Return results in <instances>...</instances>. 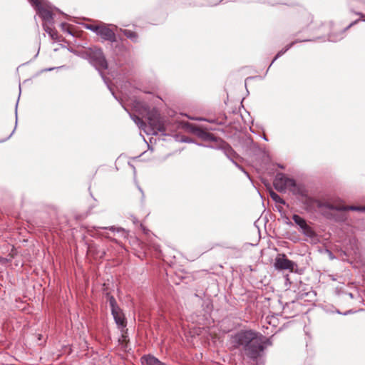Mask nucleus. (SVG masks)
Masks as SVG:
<instances>
[{
    "label": "nucleus",
    "mask_w": 365,
    "mask_h": 365,
    "mask_svg": "<svg viewBox=\"0 0 365 365\" xmlns=\"http://www.w3.org/2000/svg\"><path fill=\"white\" fill-rule=\"evenodd\" d=\"M229 343L231 349H239L253 360L260 357L267 347L272 345L270 339L252 329L241 330L231 335Z\"/></svg>",
    "instance_id": "f257e3e1"
},
{
    "label": "nucleus",
    "mask_w": 365,
    "mask_h": 365,
    "mask_svg": "<svg viewBox=\"0 0 365 365\" xmlns=\"http://www.w3.org/2000/svg\"><path fill=\"white\" fill-rule=\"evenodd\" d=\"M130 115L138 128L144 130L148 135H155L157 132L165 131L164 125L160 120V115L155 110L147 113V119L150 127V130H147L145 123L140 118L135 115L130 114Z\"/></svg>",
    "instance_id": "f03ea898"
},
{
    "label": "nucleus",
    "mask_w": 365,
    "mask_h": 365,
    "mask_svg": "<svg viewBox=\"0 0 365 365\" xmlns=\"http://www.w3.org/2000/svg\"><path fill=\"white\" fill-rule=\"evenodd\" d=\"M274 188L281 192L289 190L294 194L298 193V188L294 179L287 177L283 173H277L274 180Z\"/></svg>",
    "instance_id": "7ed1b4c3"
},
{
    "label": "nucleus",
    "mask_w": 365,
    "mask_h": 365,
    "mask_svg": "<svg viewBox=\"0 0 365 365\" xmlns=\"http://www.w3.org/2000/svg\"><path fill=\"white\" fill-rule=\"evenodd\" d=\"M85 54L98 71L107 69L108 63L101 49L97 47L89 48L85 51Z\"/></svg>",
    "instance_id": "20e7f679"
},
{
    "label": "nucleus",
    "mask_w": 365,
    "mask_h": 365,
    "mask_svg": "<svg viewBox=\"0 0 365 365\" xmlns=\"http://www.w3.org/2000/svg\"><path fill=\"white\" fill-rule=\"evenodd\" d=\"M35 6L37 14L42 19L48 23L53 20L52 7L46 0H29Z\"/></svg>",
    "instance_id": "39448f33"
},
{
    "label": "nucleus",
    "mask_w": 365,
    "mask_h": 365,
    "mask_svg": "<svg viewBox=\"0 0 365 365\" xmlns=\"http://www.w3.org/2000/svg\"><path fill=\"white\" fill-rule=\"evenodd\" d=\"M295 264L292 261L289 260L287 258L286 255H279L275 258L274 262V267L277 269L282 270V269H289L292 271L294 268Z\"/></svg>",
    "instance_id": "423d86ee"
},
{
    "label": "nucleus",
    "mask_w": 365,
    "mask_h": 365,
    "mask_svg": "<svg viewBox=\"0 0 365 365\" xmlns=\"http://www.w3.org/2000/svg\"><path fill=\"white\" fill-rule=\"evenodd\" d=\"M101 38L106 41H115V35L114 31L105 24H101L97 34Z\"/></svg>",
    "instance_id": "0eeeda50"
},
{
    "label": "nucleus",
    "mask_w": 365,
    "mask_h": 365,
    "mask_svg": "<svg viewBox=\"0 0 365 365\" xmlns=\"http://www.w3.org/2000/svg\"><path fill=\"white\" fill-rule=\"evenodd\" d=\"M329 210H352V211H365V206H344V205H333L329 203L320 205Z\"/></svg>",
    "instance_id": "6e6552de"
},
{
    "label": "nucleus",
    "mask_w": 365,
    "mask_h": 365,
    "mask_svg": "<svg viewBox=\"0 0 365 365\" xmlns=\"http://www.w3.org/2000/svg\"><path fill=\"white\" fill-rule=\"evenodd\" d=\"M111 314L115 319V323L119 327H125V317L120 308L112 310Z\"/></svg>",
    "instance_id": "1a4fd4ad"
},
{
    "label": "nucleus",
    "mask_w": 365,
    "mask_h": 365,
    "mask_svg": "<svg viewBox=\"0 0 365 365\" xmlns=\"http://www.w3.org/2000/svg\"><path fill=\"white\" fill-rule=\"evenodd\" d=\"M192 132L197 135L199 138L204 140L207 141H215V138L210 133L203 130L202 128H193Z\"/></svg>",
    "instance_id": "9d476101"
},
{
    "label": "nucleus",
    "mask_w": 365,
    "mask_h": 365,
    "mask_svg": "<svg viewBox=\"0 0 365 365\" xmlns=\"http://www.w3.org/2000/svg\"><path fill=\"white\" fill-rule=\"evenodd\" d=\"M143 365H165L163 362L160 361L157 358L148 355L144 356L141 358Z\"/></svg>",
    "instance_id": "9b49d317"
},
{
    "label": "nucleus",
    "mask_w": 365,
    "mask_h": 365,
    "mask_svg": "<svg viewBox=\"0 0 365 365\" xmlns=\"http://www.w3.org/2000/svg\"><path fill=\"white\" fill-rule=\"evenodd\" d=\"M301 230L305 236L311 239L314 238L316 237L314 231L307 224L304 227H302Z\"/></svg>",
    "instance_id": "f8f14e48"
},
{
    "label": "nucleus",
    "mask_w": 365,
    "mask_h": 365,
    "mask_svg": "<svg viewBox=\"0 0 365 365\" xmlns=\"http://www.w3.org/2000/svg\"><path fill=\"white\" fill-rule=\"evenodd\" d=\"M292 219L301 230L307 225L306 220L298 215H294Z\"/></svg>",
    "instance_id": "ddd939ff"
},
{
    "label": "nucleus",
    "mask_w": 365,
    "mask_h": 365,
    "mask_svg": "<svg viewBox=\"0 0 365 365\" xmlns=\"http://www.w3.org/2000/svg\"><path fill=\"white\" fill-rule=\"evenodd\" d=\"M123 34L133 41H136L138 39L137 34L133 31L125 29L123 31Z\"/></svg>",
    "instance_id": "4468645a"
},
{
    "label": "nucleus",
    "mask_w": 365,
    "mask_h": 365,
    "mask_svg": "<svg viewBox=\"0 0 365 365\" xmlns=\"http://www.w3.org/2000/svg\"><path fill=\"white\" fill-rule=\"evenodd\" d=\"M269 194H270L271 198L275 202L280 203L282 205H284L285 204L284 200L278 194H277L276 192L272 191V192H270Z\"/></svg>",
    "instance_id": "2eb2a0df"
},
{
    "label": "nucleus",
    "mask_w": 365,
    "mask_h": 365,
    "mask_svg": "<svg viewBox=\"0 0 365 365\" xmlns=\"http://www.w3.org/2000/svg\"><path fill=\"white\" fill-rule=\"evenodd\" d=\"M108 301L111 311L119 308L115 298L113 296H108Z\"/></svg>",
    "instance_id": "dca6fc26"
},
{
    "label": "nucleus",
    "mask_w": 365,
    "mask_h": 365,
    "mask_svg": "<svg viewBox=\"0 0 365 365\" xmlns=\"http://www.w3.org/2000/svg\"><path fill=\"white\" fill-rule=\"evenodd\" d=\"M85 28L96 33V34H98V31L99 30V28H100V25H96V24H86L85 26Z\"/></svg>",
    "instance_id": "f3484780"
},
{
    "label": "nucleus",
    "mask_w": 365,
    "mask_h": 365,
    "mask_svg": "<svg viewBox=\"0 0 365 365\" xmlns=\"http://www.w3.org/2000/svg\"><path fill=\"white\" fill-rule=\"evenodd\" d=\"M44 29L53 39L57 38L56 33L54 31H53L51 29H49L48 27H45Z\"/></svg>",
    "instance_id": "a211bd4d"
},
{
    "label": "nucleus",
    "mask_w": 365,
    "mask_h": 365,
    "mask_svg": "<svg viewBox=\"0 0 365 365\" xmlns=\"http://www.w3.org/2000/svg\"><path fill=\"white\" fill-rule=\"evenodd\" d=\"M294 44V43H292L290 45H289L284 50H282L278 52V53L277 54V56H275V58H274V60L272 61V63L277 58H279V56H281L282 55H283L287 50L289 49V48H291V46Z\"/></svg>",
    "instance_id": "6ab92c4d"
},
{
    "label": "nucleus",
    "mask_w": 365,
    "mask_h": 365,
    "mask_svg": "<svg viewBox=\"0 0 365 365\" xmlns=\"http://www.w3.org/2000/svg\"><path fill=\"white\" fill-rule=\"evenodd\" d=\"M109 229H110V230H112V231H117V232H120V231H123H123H124V230H123V229H122V228H115V227H110Z\"/></svg>",
    "instance_id": "aec40b11"
},
{
    "label": "nucleus",
    "mask_w": 365,
    "mask_h": 365,
    "mask_svg": "<svg viewBox=\"0 0 365 365\" xmlns=\"http://www.w3.org/2000/svg\"><path fill=\"white\" fill-rule=\"evenodd\" d=\"M328 252H329V256L330 259H334V256H333L332 253L329 251H328Z\"/></svg>",
    "instance_id": "412c9836"
},
{
    "label": "nucleus",
    "mask_w": 365,
    "mask_h": 365,
    "mask_svg": "<svg viewBox=\"0 0 365 365\" xmlns=\"http://www.w3.org/2000/svg\"><path fill=\"white\" fill-rule=\"evenodd\" d=\"M4 258L0 257V262H4Z\"/></svg>",
    "instance_id": "4be33fe9"
}]
</instances>
